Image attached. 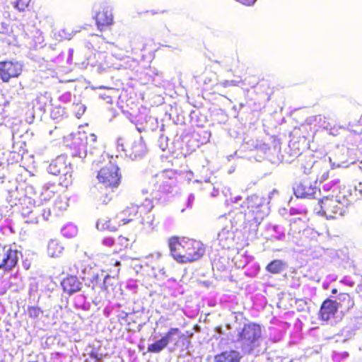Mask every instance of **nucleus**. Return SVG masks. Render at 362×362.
<instances>
[{"mask_svg": "<svg viewBox=\"0 0 362 362\" xmlns=\"http://www.w3.org/2000/svg\"><path fill=\"white\" fill-rule=\"evenodd\" d=\"M241 356L235 350L226 351L215 356V362H240Z\"/></svg>", "mask_w": 362, "mask_h": 362, "instance_id": "obj_18", "label": "nucleus"}, {"mask_svg": "<svg viewBox=\"0 0 362 362\" xmlns=\"http://www.w3.org/2000/svg\"><path fill=\"white\" fill-rule=\"evenodd\" d=\"M33 212V208L32 209H29L28 208H23L22 209L21 215L24 220L27 218L29 216H30Z\"/></svg>", "mask_w": 362, "mask_h": 362, "instance_id": "obj_41", "label": "nucleus"}, {"mask_svg": "<svg viewBox=\"0 0 362 362\" xmlns=\"http://www.w3.org/2000/svg\"><path fill=\"white\" fill-rule=\"evenodd\" d=\"M153 188L150 192L152 199H165V196L172 194L177 185L175 173L171 170L157 174L152 180Z\"/></svg>", "mask_w": 362, "mask_h": 362, "instance_id": "obj_3", "label": "nucleus"}, {"mask_svg": "<svg viewBox=\"0 0 362 362\" xmlns=\"http://www.w3.org/2000/svg\"><path fill=\"white\" fill-rule=\"evenodd\" d=\"M337 303L338 308H340L344 310H349L354 305V301L348 293H340L337 297Z\"/></svg>", "mask_w": 362, "mask_h": 362, "instance_id": "obj_22", "label": "nucleus"}, {"mask_svg": "<svg viewBox=\"0 0 362 362\" xmlns=\"http://www.w3.org/2000/svg\"><path fill=\"white\" fill-rule=\"evenodd\" d=\"M42 313V310L35 306L29 307L28 309V315L32 318H37Z\"/></svg>", "mask_w": 362, "mask_h": 362, "instance_id": "obj_35", "label": "nucleus"}, {"mask_svg": "<svg viewBox=\"0 0 362 362\" xmlns=\"http://www.w3.org/2000/svg\"><path fill=\"white\" fill-rule=\"evenodd\" d=\"M247 206L245 211V220L257 227L260 224L264 217L269 214V208L266 204V199L257 194H252L247 198L244 203Z\"/></svg>", "mask_w": 362, "mask_h": 362, "instance_id": "obj_5", "label": "nucleus"}, {"mask_svg": "<svg viewBox=\"0 0 362 362\" xmlns=\"http://www.w3.org/2000/svg\"><path fill=\"white\" fill-rule=\"evenodd\" d=\"M217 194H218V191H217V190H215V189H214V192L211 193V196H212V197H216V196H217Z\"/></svg>", "mask_w": 362, "mask_h": 362, "instance_id": "obj_50", "label": "nucleus"}, {"mask_svg": "<svg viewBox=\"0 0 362 362\" xmlns=\"http://www.w3.org/2000/svg\"><path fill=\"white\" fill-rule=\"evenodd\" d=\"M64 246L57 240H50L47 246V252L50 257H59L64 251Z\"/></svg>", "mask_w": 362, "mask_h": 362, "instance_id": "obj_19", "label": "nucleus"}, {"mask_svg": "<svg viewBox=\"0 0 362 362\" xmlns=\"http://www.w3.org/2000/svg\"><path fill=\"white\" fill-rule=\"evenodd\" d=\"M47 170L50 174L54 175H63L66 184L72 182V167L70 163H67L66 157L64 155L59 156L53 160L48 166Z\"/></svg>", "mask_w": 362, "mask_h": 362, "instance_id": "obj_9", "label": "nucleus"}, {"mask_svg": "<svg viewBox=\"0 0 362 362\" xmlns=\"http://www.w3.org/2000/svg\"><path fill=\"white\" fill-rule=\"evenodd\" d=\"M142 224L144 225V228L147 230H153L156 224L154 223V218L152 215L148 214L146 218L143 220Z\"/></svg>", "mask_w": 362, "mask_h": 362, "instance_id": "obj_30", "label": "nucleus"}, {"mask_svg": "<svg viewBox=\"0 0 362 362\" xmlns=\"http://www.w3.org/2000/svg\"><path fill=\"white\" fill-rule=\"evenodd\" d=\"M138 210L139 206L136 205H132L124 210L120 214L122 221H123L122 224L124 225L132 220V218L126 219L124 216L126 215H128L129 217L135 216L138 214Z\"/></svg>", "mask_w": 362, "mask_h": 362, "instance_id": "obj_24", "label": "nucleus"}, {"mask_svg": "<svg viewBox=\"0 0 362 362\" xmlns=\"http://www.w3.org/2000/svg\"><path fill=\"white\" fill-rule=\"evenodd\" d=\"M77 232V227L74 224H68L62 229V235L69 238L74 237Z\"/></svg>", "mask_w": 362, "mask_h": 362, "instance_id": "obj_28", "label": "nucleus"}, {"mask_svg": "<svg viewBox=\"0 0 362 362\" xmlns=\"http://www.w3.org/2000/svg\"><path fill=\"white\" fill-rule=\"evenodd\" d=\"M99 162H100V161H98V160H93V164L98 165Z\"/></svg>", "mask_w": 362, "mask_h": 362, "instance_id": "obj_54", "label": "nucleus"}, {"mask_svg": "<svg viewBox=\"0 0 362 362\" xmlns=\"http://www.w3.org/2000/svg\"><path fill=\"white\" fill-rule=\"evenodd\" d=\"M261 336V327L258 325L250 323L245 325L243 328L238 332L237 341L240 344V348L244 354H251L260 345Z\"/></svg>", "mask_w": 362, "mask_h": 362, "instance_id": "obj_4", "label": "nucleus"}, {"mask_svg": "<svg viewBox=\"0 0 362 362\" xmlns=\"http://www.w3.org/2000/svg\"><path fill=\"white\" fill-rule=\"evenodd\" d=\"M346 283L351 286L354 285V283L349 280H346Z\"/></svg>", "mask_w": 362, "mask_h": 362, "instance_id": "obj_51", "label": "nucleus"}, {"mask_svg": "<svg viewBox=\"0 0 362 362\" xmlns=\"http://www.w3.org/2000/svg\"><path fill=\"white\" fill-rule=\"evenodd\" d=\"M159 146L162 151H165L168 147V137L161 136L158 140Z\"/></svg>", "mask_w": 362, "mask_h": 362, "instance_id": "obj_38", "label": "nucleus"}, {"mask_svg": "<svg viewBox=\"0 0 362 362\" xmlns=\"http://www.w3.org/2000/svg\"><path fill=\"white\" fill-rule=\"evenodd\" d=\"M62 286L64 292L71 295L79 291L82 288V282L75 276H67L62 281Z\"/></svg>", "mask_w": 362, "mask_h": 362, "instance_id": "obj_16", "label": "nucleus"}, {"mask_svg": "<svg viewBox=\"0 0 362 362\" xmlns=\"http://www.w3.org/2000/svg\"><path fill=\"white\" fill-rule=\"evenodd\" d=\"M136 127L138 132L155 131L158 127L157 118L151 115H145L144 117L140 116L136 123Z\"/></svg>", "mask_w": 362, "mask_h": 362, "instance_id": "obj_14", "label": "nucleus"}, {"mask_svg": "<svg viewBox=\"0 0 362 362\" xmlns=\"http://www.w3.org/2000/svg\"><path fill=\"white\" fill-rule=\"evenodd\" d=\"M83 139H86L89 142H95L97 137L95 134H90L88 136H86L85 135H81L79 137L76 138L74 141V145L76 146L78 144L77 141L81 140L83 141Z\"/></svg>", "mask_w": 362, "mask_h": 362, "instance_id": "obj_36", "label": "nucleus"}, {"mask_svg": "<svg viewBox=\"0 0 362 362\" xmlns=\"http://www.w3.org/2000/svg\"><path fill=\"white\" fill-rule=\"evenodd\" d=\"M30 0H16L13 2L14 7L19 11H24L28 6Z\"/></svg>", "mask_w": 362, "mask_h": 362, "instance_id": "obj_33", "label": "nucleus"}, {"mask_svg": "<svg viewBox=\"0 0 362 362\" xmlns=\"http://www.w3.org/2000/svg\"><path fill=\"white\" fill-rule=\"evenodd\" d=\"M236 82L235 81H230V86H235Z\"/></svg>", "mask_w": 362, "mask_h": 362, "instance_id": "obj_52", "label": "nucleus"}, {"mask_svg": "<svg viewBox=\"0 0 362 362\" xmlns=\"http://www.w3.org/2000/svg\"><path fill=\"white\" fill-rule=\"evenodd\" d=\"M338 310L336 300H326L320 308V315L323 320L327 321L333 317Z\"/></svg>", "mask_w": 362, "mask_h": 362, "instance_id": "obj_17", "label": "nucleus"}, {"mask_svg": "<svg viewBox=\"0 0 362 362\" xmlns=\"http://www.w3.org/2000/svg\"><path fill=\"white\" fill-rule=\"evenodd\" d=\"M90 356L91 358L95 359L96 361L100 362L102 359L101 355L99 356L96 352L91 351L90 354Z\"/></svg>", "mask_w": 362, "mask_h": 362, "instance_id": "obj_43", "label": "nucleus"}, {"mask_svg": "<svg viewBox=\"0 0 362 362\" xmlns=\"http://www.w3.org/2000/svg\"><path fill=\"white\" fill-rule=\"evenodd\" d=\"M70 97H71L70 93H66V94L62 95L60 97V99H61L62 100H63V101H66V100H70Z\"/></svg>", "mask_w": 362, "mask_h": 362, "instance_id": "obj_46", "label": "nucleus"}, {"mask_svg": "<svg viewBox=\"0 0 362 362\" xmlns=\"http://www.w3.org/2000/svg\"><path fill=\"white\" fill-rule=\"evenodd\" d=\"M96 178L98 182L90 189V192L99 202L106 204L111 199L110 194L120 183L119 168L110 163L98 171Z\"/></svg>", "mask_w": 362, "mask_h": 362, "instance_id": "obj_2", "label": "nucleus"}, {"mask_svg": "<svg viewBox=\"0 0 362 362\" xmlns=\"http://www.w3.org/2000/svg\"><path fill=\"white\" fill-rule=\"evenodd\" d=\"M221 86L223 87H228L230 86V81H223L221 83Z\"/></svg>", "mask_w": 362, "mask_h": 362, "instance_id": "obj_48", "label": "nucleus"}, {"mask_svg": "<svg viewBox=\"0 0 362 362\" xmlns=\"http://www.w3.org/2000/svg\"><path fill=\"white\" fill-rule=\"evenodd\" d=\"M329 160L330 163L332 162V158L330 157H329Z\"/></svg>", "mask_w": 362, "mask_h": 362, "instance_id": "obj_57", "label": "nucleus"}, {"mask_svg": "<svg viewBox=\"0 0 362 362\" xmlns=\"http://www.w3.org/2000/svg\"><path fill=\"white\" fill-rule=\"evenodd\" d=\"M155 256L157 259L160 258V257L161 256L160 253V252H156L155 254Z\"/></svg>", "mask_w": 362, "mask_h": 362, "instance_id": "obj_53", "label": "nucleus"}, {"mask_svg": "<svg viewBox=\"0 0 362 362\" xmlns=\"http://www.w3.org/2000/svg\"><path fill=\"white\" fill-rule=\"evenodd\" d=\"M87 144H88V141L82 142L81 144H80L78 145V148L76 149L74 151V152H73L72 156L78 157L80 158H86L87 156V153H88L87 146H86Z\"/></svg>", "mask_w": 362, "mask_h": 362, "instance_id": "obj_29", "label": "nucleus"}, {"mask_svg": "<svg viewBox=\"0 0 362 362\" xmlns=\"http://www.w3.org/2000/svg\"><path fill=\"white\" fill-rule=\"evenodd\" d=\"M118 226L112 223V221L108 217H101L96 223V228L98 230L104 231L108 230L110 232L116 231Z\"/></svg>", "mask_w": 362, "mask_h": 362, "instance_id": "obj_20", "label": "nucleus"}, {"mask_svg": "<svg viewBox=\"0 0 362 362\" xmlns=\"http://www.w3.org/2000/svg\"><path fill=\"white\" fill-rule=\"evenodd\" d=\"M95 21L100 30H103L105 26L111 25L113 21L111 8L107 6H100L96 12Z\"/></svg>", "mask_w": 362, "mask_h": 362, "instance_id": "obj_13", "label": "nucleus"}, {"mask_svg": "<svg viewBox=\"0 0 362 362\" xmlns=\"http://www.w3.org/2000/svg\"><path fill=\"white\" fill-rule=\"evenodd\" d=\"M41 212L42 208L40 206H33V212L30 216L25 218V223L33 224L37 223Z\"/></svg>", "mask_w": 362, "mask_h": 362, "instance_id": "obj_27", "label": "nucleus"}, {"mask_svg": "<svg viewBox=\"0 0 362 362\" xmlns=\"http://www.w3.org/2000/svg\"><path fill=\"white\" fill-rule=\"evenodd\" d=\"M115 243V239L112 237H105L102 240L103 245L110 247Z\"/></svg>", "mask_w": 362, "mask_h": 362, "instance_id": "obj_39", "label": "nucleus"}, {"mask_svg": "<svg viewBox=\"0 0 362 362\" xmlns=\"http://www.w3.org/2000/svg\"><path fill=\"white\" fill-rule=\"evenodd\" d=\"M328 177H329V172L328 171L325 172L320 177V182L325 181L328 178Z\"/></svg>", "mask_w": 362, "mask_h": 362, "instance_id": "obj_47", "label": "nucleus"}, {"mask_svg": "<svg viewBox=\"0 0 362 362\" xmlns=\"http://www.w3.org/2000/svg\"><path fill=\"white\" fill-rule=\"evenodd\" d=\"M168 345L162 338L159 340L156 341L154 343L149 344L147 348V351L151 353L158 354L161 352Z\"/></svg>", "mask_w": 362, "mask_h": 362, "instance_id": "obj_25", "label": "nucleus"}, {"mask_svg": "<svg viewBox=\"0 0 362 362\" xmlns=\"http://www.w3.org/2000/svg\"><path fill=\"white\" fill-rule=\"evenodd\" d=\"M284 269L285 263L280 259L272 261L266 267L267 271L272 274L281 273Z\"/></svg>", "mask_w": 362, "mask_h": 362, "instance_id": "obj_23", "label": "nucleus"}, {"mask_svg": "<svg viewBox=\"0 0 362 362\" xmlns=\"http://www.w3.org/2000/svg\"><path fill=\"white\" fill-rule=\"evenodd\" d=\"M355 334V330L351 327H346L341 331V335L344 337V341L351 339Z\"/></svg>", "mask_w": 362, "mask_h": 362, "instance_id": "obj_34", "label": "nucleus"}, {"mask_svg": "<svg viewBox=\"0 0 362 362\" xmlns=\"http://www.w3.org/2000/svg\"><path fill=\"white\" fill-rule=\"evenodd\" d=\"M142 192L143 193H148V191L145 192L144 190H142Z\"/></svg>", "mask_w": 362, "mask_h": 362, "instance_id": "obj_56", "label": "nucleus"}, {"mask_svg": "<svg viewBox=\"0 0 362 362\" xmlns=\"http://www.w3.org/2000/svg\"><path fill=\"white\" fill-rule=\"evenodd\" d=\"M242 197L240 196H237L234 198V200H232L233 202H238L241 200Z\"/></svg>", "mask_w": 362, "mask_h": 362, "instance_id": "obj_49", "label": "nucleus"}, {"mask_svg": "<svg viewBox=\"0 0 362 362\" xmlns=\"http://www.w3.org/2000/svg\"><path fill=\"white\" fill-rule=\"evenodd\" d=\"M235 1L246 6H251L255 4V3L257 1V0H235Z\"/></svg>", "mask_w": 362, "mask_h": 362, "instance_id": "obj_42", "label": "nucleus"}, {"mask_svg": "<svg viewBox=\"0 0 362 362\" xmlns=\"http://www.w3.org/2000/svg\"><path fill=\"white\" fill-rule=\"evenodd\" d=\"M315 121L320 127L327 131L332 136L338 135L340 129L343 128L342 126L336 124L334 118L330 116L317 115L315 117Z\"/></svg>", "mask_w": 362, "mask_h": 362, "instance_id": "obj_12", "label": "nucleus"}, {"mask_svg": "<svg viewBox=\"0 0 362 362\" xmlns=\"http://www.w3.org/2000/svg\"><path fill=\"white\" fill-rule=\"evenodd\" d=\"M22 68V64L18 62H4L0 66V78L8 82L11 78L20 76Z\"/></svg>", "mask_w": 362, "mask_h": 362, "instance_id": "obj_11", "label": "nucleus"}, {"mask_svg": "<svg viewBox=\"0 0 362 362\" xmlns=\"http://www.w3.org/2000/svg\"><path fill=\"white\" fill-rule=\"evenodd\" d=\"M194 196L193 194H190L188 197V199H187V206L188 207H192V204H193V202H194Z\"/></svg>", "mask_w": 362, "mask_h": 362, "instance_id": "obj_45", "label": "nucleus"}, {"mask_svg": "<svg viewBox=\"0 0 362 362\" xmlns=\"http://www.w3.org/2000/svg\"><path fill=\"white\" fill-rule=\"evenodd\" d=\"M160 272L162 274H165V269H164V268H162V269L160 270Z\"/></svg>", "mask_w": 362, "mask_h": 362, "instance_id": "obj_55", "label": "nucleus"}, {"mask_svg": "<svg viewBox=\"0 0 362 362\" xmlns=\"http://www.w3.org/2000/svg\"><path fill=\"white\" fill-rule=\"evenodd\" d=\"M19 259V253L16 250L8 249L0 262V269L11 270L14 267Z\"/></svg>", "mask_w": 362, "mask_h": 362, "instance_id": "obj_15", "label": "nucleus"}, {"mask_svg": "<svg viewBox=\"0 0 362 362\" xmlns=\"http://www.w3.org/2000/svg\"><path fill=\"white\" fill-rule=\"evenodd\" d=\"M272 229L274 232V235H273L274 238L277 240H282L285 238V231L284 228L279 226H274Z\"/></svg>", "mask_w": 362, "mask_h": 362, "instance_id": "obj_31", "label": "nucleus"}, {"mask_svg": "<svg viewBox=\"0 0 362 362\" xmlns=\"http://www.w3.org/2000/svg\"><path fill=\"white\" fill-rule=\"evenodd\" d=\"M161 338L165 341L167 345L173 343L175 346H177L181 338V332L178 328H170Z\"/></svg>", "mask_w": 362, "mask_h": 362, "instance_id": "obj_21", "label": "nucleus"}, {"mask_svg": "<svg viewBox=\"0 0 362 362\" xmlns=\"http://www.w3.org/2000/svg\"><path fill=\"white\" fill-rule=\"evenodd\" d=\"M170 254L179 263L195 262L203 257L206 252L204 245L199 240L187 238L172 237L168 240Z\"/></svg>", "mask_w": 362, "mask_h": 362, "instance_id": "obj_1", "label": "nucleus"}, {"mask_svg": "<svg viewBox=\"0 0 362 362\" xmlns=\"http://www.w3.org/2000/svg\"><path fill=\"white\" fill-rule=\"evenodd\" d=\"M218 224L222 226L221 231L218 233L217 240L222 248H229L234 240L233 224L230 219L226 216H221L218 218Z\"/></svg>", "mask_w": 362, "mask_h": 362, "instance_id": "obj_8", "label": "nucleus"}, {"mask_svg": "<svg viewBox=\"0 0 362 362\" xmlns=\"http://www.w3.org/2000/svg\"><path fill=\"white\" fill-rule=\"evenodd\" d=\"M349 357V353L346 351L337 352L333 351L332 360L334 362H342Z\"/></svg>", "mask_w": 362, "mask_h": 362, "instance_id": "obj_32", "label": "nucleus"}, {"mask_svg": "<svg viewBox=\"0 0 362 362\" xmlns=\"http://www.w3.org/2000/svg\"><path fill=\"white\" fill-rule=\"evenodd\" d=\"M52 98L50 94L48 93H41L37 98V103L40 105V108L42 110H45V108L51 105Z\"/></svg>", "mask_w": 362, "mask_h": 362, "instance_id": "obj_26", "label": "nucleus"}, {"mask_svg": "<svg viewBox=\"0 0 362 362\" xmlns=\"http://www.w3.org/2000/svg\"><path fill=\"white\" fill-rule=\"evenodd\" d=\"M10 31V26L7 23L0 22V33L3 34L8 33Z\"/></svg>", "mask_w": 362, "mask_h": 362, "instance_id": "obj_40", "label": "nucleus"}, {"mask_svg": "<svg viewBox=\"0 0 362 362\" xmlns=\"http://www.w3.org/2000/svg\"><path fill=\"white\" fill-rule=\"evenodd\" d=\"M40 215H42V216L43 217V218L45 220H47L48 217L50 215V210L49 209L45 210L44 209H42V212H41Z\"/></svg>", "mask_w": 362, "mask_h": 362, "instance_id": "obj_44", "label": "nucleus"}, {"mask_svg": "<svg viewBox=\"0 0 362 362\" xmlns=\"http://www.w3.org/2000/svg\"><path fill=\"white\" fill-rule=\"evenodd\" d=\"M76 115L78 118H80L81 116L85 112L86 107L82 104H76L75 105Z\"/></svg>", "mask_w": 362, "mask_h": 362, "instance_id": "obj_37", "label": "nucleus"}, {"mask_svg": "<svg viewBox=\"0 0 362 362\" xmlns=\"http://www.w3.org/2000/svg\"><path fill=\"white\" fill-rule=\"evenodd\" d=\"M317 191L316 182L308 177L301 180L293 187L295 195L300 198H313Z\"/></svg>", "mask_w": 362, "mask_h": 362, "instance_id": "obj_10", "label": "nucleus"}, {"mask_svg": "<svg viewBox=\"0 0 362 362\" xmlns=\"http://www.w3.org/2000/svg\"><path fill=\"white\" fill-rule=\"evenodd\" d=\"M320 210L317 211L327 218H337L342 216L347 209V202H340L337 198L325 197L319 202Z\"/></svg>", "mask_w": 362, "mask_h": 362, "instance_id": "obj_7", "label": "nucleus"}, {"mask_svg": "<svg viewBox=\"0 0 362 362\" xmlns=\"http://www.w3.org/2000/svg\"><path fill=\"white\" fill-rule=\"evenodd\" d=\"M117 147L124 152L125 155L132 160L140 158L148 151L146 144L141 136L125 141L119 137L117 141Z\"/></svg>", "mask_w": 362, "mask_h": 362, "instance_id": "obj_6", "label": "nucleus"}]
</instances>
